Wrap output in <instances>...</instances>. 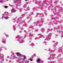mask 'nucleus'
<instances>
[{"mask_svg":"<svg viewBox=\"0 0 63 63\" xmlns=\"http://www.w3.org/2000/svg\"><path fill=\"white\" fill-rule=\"evenodd\" d=\"M17 39V41L19 42L20 43H23V38L21 36H19V35H17L15 38V39Z\"/></svg>","mask_w":63,"mask_h":63,"instance_id":"nucleus-1","label":"nucleus"},{"mask_svg":"<svg viewBox=\"0 0 63 63\" xmlns=\"http://www.w3.org/2000/svg\"><path fill=\"white\" fill-rule=\"evenodd\" d=\"M25 15H26V14H24L22 15V17H20L18 18V23H19V24H22L23 23V22H24V21H23V20L20 21H19L20 22H19V21L20 20L21 18L24 17V16H25Z\"/></svg>","mask_w":63,"mask_h":63,"instance_id":"nucleus-2","label":"nucleus"},{"mask_svg":"<svg viewBox=\"0 0 63 63\" xmlns=\"http://www.w3.org/2000/svg\"><path fill=\"white\" fill-rule=\"evenodd\" d=\"M16 54L18 56H21L22 57L20 59H22L23 60H25V59H26V57L25 56L23 55L19 52L16 53Z\"/></svg>","mask_w":63,"mask_h":63,"instance_id":"nucleus-3","label":"nucleus"},{"mask_svg":"<svg viewBox=\"0 0 63 63\" xmlns=\"http://www.w3.org/2000/svg\"><path fill=\"white\" fill-rule=\"evenodd\" d=\"M51 33H49L48 35H47V36L46 37V38L45 39V40H48V41L50 40V39L51 38V37H50L51 36Z\"/></svg>","mask_w":63,"mask_h":63,"instance_id":"nucleus-4","label":"nucleus"},{"mask_svg":"<svg viewBox=\"0 0 63 63\" xmlns=\"http://www.w3.org/2000/svg\"><path fill=\"white\" fill-rule=\"evenodd\" d=\"M38 35L39 36V37H38V38L37 37L35 38V40H38V39H39L40 38H42V37H43V38L45 37V36H44L43 35H42L41 34H39Z\"/></svg>","mask_w":63,"mask_h":63,"instance_id":"nucleus-5","label":"nucleus"},{"mask_svg":"<svg viewBox=\"0 0 63 63\" xmlns=\"http://www.w3.org/2000/svg\"><path fill=\"white\" fill-rule=\"evenodd\" d=\"M34 24H36V26H39L40 27L42 25L39 22H37V23L35 22L34 23Z\"/></svg>","mask_w":63,"mask_h":63,"instance_id":"nucleus-6","label":"nucleus"},{"mask_svg":"<svg viewBox=\"0 0 63 63\" xmlns=\"http://www.w3.org/2000/svg\"><path fill=\"white\" fill-rule=\"evenodd\" d=\"M3 17H4V18L6 20H7V19H8V18H9V17L8 16H6V17H4V16H2V17L1 18H0V19L1 18H3Z\"/></svg>","mask_w":63,"mask_h":63,"instance_id":"nucleus-7","label":"nucleus"},{"mask_svg":"<svg viewBox=\"0 0 63 63\" xmlns=\"http://www.w3.org/2000/svg\"><path fill=\"white\" fill-rule=\"evenodd\" d=\"M11 13H16V10H15L14 8H13L11 10Z\"/></svg>","mask_w":63,"mask_h":63,"instance_id":"nucleus-8","label":"nucleus"},{"mask_svg":"<svg viewBox=\"0 0 63 63\" xmlns=\"http://www.w3.org/2000/svg\"><path fill=\"white\" fill-rule=\"evenodd\" d=\"M41 60L39 58L37 60V62L38 63H41Z\"/></svg>","mask_w":63,"mask_h":63,"instance_id":"nucleus-9","label":"nucleus"},{"mask_svg":"<svg viewBox=\"0 0 63 63\" xmlns=\"http://www.w3.org/2000/svg\"><path fill=\"white\" fill-rule=\"evenodd\" d=\"M0 56L1 58H4V55L3 54H0Z\"/></svg>","mask_w":63,"mask_h":63,"instance_id":"nucleus-10","label":"nucleus"},{"mask_svg":"<svg viewBox=\"0 0 63 63\" xmlns=\"http://www.w3.org/2000/svg\"><path fill=\"white\" fill-rule=\"evenodd\" d=\"M5 16H8V15H9V13H8V12H5Z\"/></svg>","mask_w":63,"mask_h":63,"instance_id":"nucleus-11","label":"nucleus"},{"mask_svg":"<svg viewBox=\"0 0 63 63\" xmlns=\"http://www.w3.org/2000/svg\"><path fill=\"white\" fill-rule=\"evenodd\" d=\"M16 58H17V57L15 56L12 57V59H16Z\"/></svg>","mask_w":63,"mask_h":63,"instance_id":"nucleus-12","label":"nucleus"},{"mask_svg":"<svg viewBox=\"0 0 63 63\" xmlns=\"http://www.w3.org/2000/svg\"><path fill=\"white\" fill-rule=\"evenodd\" d=\"M30 28H31V29H33V27L32 25L30 27H29Z\"/></svg>","mask_w":63,"mask_h":63,"instance_id":"nucleus-13","label":"nucleus"},{"mask_svg":"<svg viewBox=\"0 0 63 63\" xmlns=\"http://www.w3.org/2000/svg\"><path fill=\"white\" fill-rule=\"evenodd\" d=\"M6 41L5 40L2 41V43H4V44H6Z\"/></svg>","mask_w":63,"mask_h":63,"instance_id":"nucleus-14","label":"nucleus"},{"mask_svg":"<svg viewBox=\"0 0 63 63\" xmlns=\"http://www.w3.org/2000/svg\"><path fill=\"white\" fill-rule=\"evenodd\" d=\"M27 10H30V7H28L27 8V10H25V11H27Z\"/></svg>","mask_w":63,"mask_h":63,"instance_id":"nucleus-15","label":"nucleus"},{"mask_svg":"<svg viewBox=\"0 0 63 63\" xmlns=\"http://www.w3.org/2000/svg\"><path fill=\"white\" fill-rule=\"evenodd\" d=\"M33 36V34L31 33H30V36L31 37H32Z\"/></svg>","mask_w":63,"mask_h":63,"instance_id":"nucleus-16","label":"nucleus"},{"mask_svg":"<svg viewBox=\"0 0 63 63\" xmlns=\"http://www.w3.org/2000/svg\"><path fill=\"white\" fill-rule=\"evenodd\" d=\"M41 30L42 32H44V31H45V30H44V29L43 28L42 29H41Z\"/></svg>","mask_w":63,"mask_h":63,"instance_id":"nucleus-17","label":"nucleus"},{"mask_svg":"<svg viewBox=\"0 0 63 63\" xmlns=\"http://www.w3.org/2000/svg\"><path fill=\"white\" fill-rule=\"evenodd\" d=\"M36 10H37V8H35V7H34L33 9V11H36Z\"/></svg>","mask_w":63,"mask_h":63,"instance_id":"nucleus-18","label":"nucleus"},{"mask_svg":"<svg viewBox=\"0 0 63 63\" xmlns=\"http://www.w3.org/2000/svg\"><path fill=\"white\" fill-rule=\"evenodd\" d=\"M16 27L15 26H13V29L14 31L16 30Z\"/></svg>","mask_w":63,"mask_h":63,"instance_id":"nucleus-19","label":"nucleus"},{"mask_svg":"<svg viewBox=\"0 0 63 63\" xmlns=\"http://www.w3.org/2000/svg\"><path fill=\"white\" fill-rule=\"evenodd\" d=\"M33 15V12H32V13L31 14H30L29 15V16H30V17H31V15Z\"/></svg>","mask_w":63,"mask_h":63,"instance_id":"nucleus-20","label":"nucleus"},{"mask_svg":"<svg viewBox=\"0 0 63 63\" xmlns=\"http://www.w3.org/2000/svg\"><path fill=\"white\" fill-rule=\"evenodd\" d=\"M27 6V5H26V4H25L24 6L23 7L24 8H25Z\"/></svg>","mask_w":63,"mask_h":63,"instance_id":"nucleus-21","label":"nucleus"},{"mask_svg":"<svg viewBox=\"0 0 63 63\" xmlns=\"http://www.w3.org/2000/svg\"><path fill=\"white\" fill-rule=\"evenodd\" d=\"M20 5H21V4L20 3H19V4L18 5H17L16 6V8H17V6H20Z\"/></svg>","mask_w":63,"mask_h":63,"instance_id":"nucleus-22","label":"nucleus"},{"mask_svg":"<svg viewBox=\"0 0 63 63\" xmlns=\"http://www.w3.org/2000/svg\"><path fill=\"white\" fill-rule=\"evenodd\" d=\"M5 2V1H3V0L0 1V3H3V2Z\"/></svg>","mask_w":63,"mask_h":63,"instance_id":"nucleus-23","label":"nucleus"},{"mask_svg":"<svg viewBox=\"0 0 63 63\" xmlns=\"http://www.w3.org/2000/svg\"><path fill=\"white\" fill-rule=\"evenodd\" d=\"M43 44H45L46 45H47V42H46L45 41H44L43 42Z\"/></svg>","mask_w":63,"mask_h":63,"instance_id":"nucleus-24","label":"nucleus"},{"mask_svg":"<svg viewBox=\"0 0 63 63\" xmlns=\"http://www.w3.org/2000/svg\"><path fill=\"white\" fill-rule=\"evenodd\" d=\"M48 50L49 51H51V52H53V51H52V50L50 49H48Z\"/></svg>","mask_w":63,"mask_h":63,"instance_id":"nucleus-25","label":"nucleus"},{"mask_svg":"<svg viewBox=\"0 0 63 63\" xmlns=\"http://www.w3.org/2000/svg\"><path fill=\"white\" fill-rule=\"evenodd\" d=\"M30 46H35L34 44L33 43H32V44L30 45Z\"/></svg>","mask_w":63,"mask_h":63,"instance_id":"nucleus-26","label":"nucleus"},{"mask_svg":"<svg viewBox=\"0 0 63 63\" xmlns=\"http://www.w3.org/2000/svg\"><path fill=\"white\" fill-rule=\"evenodd\" d=\"M32 19V17H30V20H31Z\"/></svg>","mask_w":63,"mask_h":63,"instance_id":"nucleus-27","label":"nucleus"},{"mask_svg":"<svg viewBox=\"0 0 63 63\" xmlns=\"http://www.w3.org/2000/svg\"><path fill=\"white\" fill-rule=\"evenodd\" d=\"M41 20L42 21V22H41L42 23H43V22H44V21H43V20H44V19L43 18H41Z\"/></svg>","mask_w":63,"mask_h":63,"instance_id":"nucleus-28","label":"nucleus"},{"mask_svg":"<svg viewBox=\"0 0 63 63\" xmlns=\"http://www.w3.org/2000/svg\"><path fill=\"white\" fill-rule=\"evenodd\" d=\"M60 32V33H63V32L62 31L60 32V31H57V32Z\"/></svg>","mask_w":63,"mask_h":63,"instance_id":"nucleus-29","label":"nucleus"},{"mask_svg":"<svg viewBox=\"0 0 63 63\" xmlns=\"http://www.w3.org/2000/svg\"><path fill=\"white\" fill-rule=\"evenodd\" d=\"M29 60H30V61H32L33 60L31 59V58H30L29 59Z\"/></svg>","mask_w":63,"mask_h":63,"instance_id":"nucleus-30","label":"nucleus"},{"mask_svg":"<svg viewBox=\"0 0 63 63\" xmlns=\"http://www.w3.org/2000/svg\"><path fill=\"white\" fill-rule=\"evenodd\" d=\"M30 16L27 17V19H30Z\"/></svg>","mask_w":63,"mask_h":63,"instance_id":"nucleus-31","label":"nucleus"},{"mask_svg":"<svg viewBox=\"0 0 63 63\" xmlns=\"http://www.w3.org/2000/svg\"><path fill=\"white\" fill-rule=\"evenodd\" d=\"M4 7L6 9L7 8H8V6H5Z\"/></svg>","mask_w":63,"mask_h":63,"instance_id":"nucleus-32","label":"nucleus"},{"mask_svg":"<svg viewBox=\"0 0 63 63\" xmlns=\"http://www.w3.org/2000/svg\"><path fill=\"white\" fill-rule=\"evenodd\" d=\"M5 35L6 36V37H9V36L8 35H7L6 34H5Z\"/></svg>","mask_w":63,"mask_h":63,"instance_id":"nucleus-33","label":"nucleus"},{"mask_svg":"<svg viewBox=\"0 0 63 63\" xmlns=\"http://www.w3.org/2000/svg\"><path fill=\"white\" fill-rule=\"evenodd\" d=\"M59 52H62V51H61V50H59Z\"/></svg>","mask_w":63,"mask_h":63,"instance_id":"nucleus-34","label":"nucleus"},{"mask_svg":"<svg viewBox=\"0 0 63 63\" xmlns=\"http://www.w3.org/2000/svg\"><path fill=\"white\" fill-rule=\"evenodd\" d=\"M14 2L15 3H16V0L14 1Z\"/></svg>","mask_w":63,"mask_h":63,"instance_id":"nucleus-35","label":"nucleus"},{"mask_svg":"<svg viewBox=\"0 0 63 63\" xmlns=\"http://www.w3.org/2000/svg\"><path fill=\"white\" fill-rule=\"evenodd\" d=\"M47 31H48V32H49V31H50V29H48V30Z\"/></svg>","mask_w":63,"mask_h":63,"instance_id":"nucleus-36","label":"nucleus"},{"mask_svg":"<svg viewBox=\"0 0 63 63\" xmlns=\"http://www.w3.org/2000/svg\"><path fill=\"white\" fill-rule=\"evenodd\" d=\"M22 9H20V10L19 11V12H21V11H22Z\"/></svg>","mask_w":63,"mask_h":63,"instance_id":"nucleus-37","label":"nucleus"},{"mask_svg":"<svg viewBox=\"0 0 63 63\" xmlns=\"http://www.w3.org/2000/svg\"><path fill=\"white\" fill-rule=\"evenodd\" d=\"M20 28V29H21V30H23V28Z\"/></svg>","mask_w":63,"mask_h":63,"instance_id":"nucleus-38","label":"nucleus"},{"mask_svg":"<svg viewBox=\"0 0 63 63\" xmlns=\"http://www.w3.org/2000/svg\"><path fill=\"white\" fill-rule=\"evenodd\" d=\"M24 32L25 33H27V31H24Z\"/></svg>","mask_w":63,"mask_h":63,"instance_id":"nucleus-39","label":"nucleus"},{"mask_svg":"<svg viewBox=\"0 0 63 63\" xmlns=\"http://www.w3.org/2000/svg\"><path fill=\"white\" fill-rule=\"evenodd\" d=\"M52 54L53 56H55V54Z\"/></svg>","mask_w":63,"mask_h":63,"instance_id":"nucleus-40","label":"nucleus"},{"mask_svg":"<svg viewBox=\"0 0 63 63\" xmlns=\"http://www.w3.org/2000/svg\"><path fill=\"white\" fill-rule=\"evenodd\" d=\"M26 37V35H25L24 36V37L25 38H26V37Z\"/></svg>","mask_w":63,"mask_h":63,"instance_id":"nucleus-41","label":"nucleus"},{"mask_svg":"<svg viewBox=\"0 0 63 63\" xmlns=\"http://www.w3.org/2000/svg\"><path fill=\"white\" fill-rule=\"evenodd\" d=\"M41 16H43V15L42 14H41Z\"/></svg>","mask_w":63,"mask_h":63,"instance_id":"nucleus-42","label":"nucleus"},{"mask_svg":"<svg viewBox=\"0 0 63 63\" xmlns=\"http://www.w3.org/2000/svg\"><path fill=\"white\" fill-rule=\"evenodd\" d=\"M22 31H20L19 32V33H21L22 32Z\"/></svg>","mask_w":63,"mask_h":63,"instance_id":"nucleus-43","label":"nucleus"},{"mask_svg":"<svg viewBox=\"0 0 63 63\" xmlns=\"http://www.w3.org/2000/svg\"><path fill=\"white\" fill-rule=\"evenodd\" d=\"M12 54H14V53L13 52H12Z\"/></svg>","mask_w":63,"mask_h":63,"instance_id":"nucleus-44","label":"nucleus"},{"mask_svg":"<svg viewBox=\"0 0 63 63\" xmlns=\"http://www.w3.org/2000/svg\"><path fill=\"white\" fill-rule=\"evenodd\" d=\"M26 3L27 4H28V2H26Z\"/></svg>","mask_w":63,"mask_h":63,"instance_id":"nucleus-45","label":"nucleus"},{"mask_svg":"<svg viewBox=\"0 0 63 63\" xmlns=\"http://www.w3.org/2000/svg\"><path fill=\"white\" fill-rule=\"evenodd\" d=\"M55 35L56 36H58V35H57V34H56Z\"/></svg>","mask_w":63,"mask_h":63,"instance_id":"nucleus-46","label":"nucleus"},{"mask_svg":"<svg viewBox=\"0 0 63 63\" xmlns=\"http://www.w3.org/2000/svg\"><path fill=\"white\" fill-rule=\"evenodd\" d=\"M38 31V30H36L35 31L37 32V31Z\"/></svg>","mask_w":63,"mask_h":63,"instance_id":"nucleus-47","label":"nucleus"},{"mask_svg":"<svg viewBox=\"0 0 63 63\" xmlns=\"http://www.w3.org/2000/svg\"><path fill=\"white\" fill-rule=\"evenodd\" d=\"M48 10H50V9L49 8H48Z\"/></svg>","mask_w":63,"mask_h":63,"instance_id":"nucleus-48","label":"nucleus"},{"mask_svg":"<svg viewBox=\"0 0 63 63\" xmlns=\"http://www.w3.org/2000/svg\"><path fill=\"white\" fill-rule=\"evenodd\" d=\"M36 17H37V16H38V15H36Z\"/></svg>","mask_w":63,"mask_h":63,"instance_id":"nucleus-49","label":"nucleus"},{"mask_svg":"<svg viewBox=\"0 0 63 63\" xmlns=\"http://www.w3.org/2000/svg\"><path fill=\"white\" fill-rule=\"evenodd\" d=\"M52 29H51L50 30V31H52Z\"/></svg>","mask_w":63,"mask_h":63,"instance_id":"nucleus-50","label":"nucleus"},{"mask_svg":"<svg viewBox=\"0 0 63 63\" xmlns=\"http://www.w3.org/2000/svg\"><path fill=\"white\" fill-rule=\"evenodd\" d=\"M7 58H10V57H9V56H8L7 57Z\"/></svg>","mask_w":63,"mask_h":63,"instance_id":"nucleus-51","label":"nucleus"},{"mask_svg":"<svg viewBox=\"0 0 63 63\" xmlns=\"http://www.w3.org/2000/svg\"><path fill=\"white\" fill-rule=\"evenodd\" d=\"M61 37H63V35L61 36Z\"/></svg>","mask_w":63,"mask_h":63,"instance_id":"nucleus-52","label":"nucleus"},{"mask_svg":"<svg viewBox=\"0 0 63 63\" xmlns=\"http://www.w3.org/2000/svg\"><path fill=\"white\" fill-rule=\"evenodd\" d=\"M18 26H19V27L20 26L19 25H18Z\"/></svg>","mask_w":63,"mask_h":63,"instance_id":"nucleus-53","label":"nucleus"},{"mask_svg":"<svg viewBox=\"0 0 63 63\" xmlns=\"http://www.w3.org/2000/svg\"><path fill=\"white\" fill-rule=\"evenodd\" d=\"M16 18H17V17H16L15 18V19H16Z\"/></svg>","mask_w":63,"mask_h":63,"instance_id":"nucleus-54","label":"nucleus"},{"mask_svg":"<svg viewBox=\"0 0 63 63\" xmlns=\"http://www.w3.org/2000/svg\"><path fill=\"white\" fill-rule=\"evenodd\" d=\"M25 1H27V0H25Z\"/></svg>","mask_w":63,"mask_h":63,"instance_id":"nucleus-55","label":"nucleus"},{"mask_svg":"<svg viewBox=\"0 0 63 63\" xmlns=\"http://www.w3.org/2000/svg\"><path fill=\"white\" fill-rule=\"evenodd\" d=\"M48 59L49 60V59H49V58H48Z\"/></svg>","mask_w":63,"mask_h":63,"instance_id":"nucleus-56","label":"nucleus"},{"mask_svg":"<svg viewBox=\"0 0 63 63\" xmlns=\"http://www.w3.org/2000/svg\"><path fill=\"white\" fill-rule=\"evenodd\" d=\"M9 62H11V60H10V61H9Z\"/></svg>","mask_w":63,"mask_h":63,"instance_id":"nucleus-57","label":"nucleus"},{"mask_svg":"<svg viewBox=\"0 0 63 63\" xmlns=\"http://www.w3.org/2000/svg\"><path fill=\"white\" fill-rule=\"evenodd\" d=\"M18 1H21V0H18Z\"/></svg>","mask_w":63,"mask_h":63,"instance_id":"nucleus-58","label":"nucleus"},{"mask_svg":"<svg viewBox=\"0 0 63 63\" xmlns=\"http://www.w3.org/2000/svg\"><path fill=\"white\" fill-rule=\"evenodd\" d=\"M4 15V14H2V16H3V15Z\"/></svg>","mask_w":63,"mask_h":63,"instance_id":"nucleus-59","label":"nucleus"},{"mask_svg":"<svg viewBox=\"0 0 63 63\" xmlns=\"http://www.w3.org/2000/svg\"><path fill=\"white\" fill-rule=\"evenodd\" d=\"M28 23H29V21H28Z\"/></svg>","mask_w":63,"mask_h":63,"instance_id":"nucleus-60","label":"nucleus"},{"mask_svg":"<svg viewBox=\"0 0 63 63\" xmlns=\"http://www.w3.org/2000/svg\"><path fill=\"white\" fill-rule=\"evenodd\" d=\"M26 25H26H27V24H26V25Z\"/></svg>","mask_w":63,"mask_h":63,"instance_id":"nucleus-61","label":"nucleus"},{"mask_svg":"<svg viewBox=\"0 0 63 63\" xmlns=\"http://www.w3.org/2000/svg\"><path fill=\"white\" fill-rule=\"evenodd\" d=\"M1 51V50L0 49V52Z\"/></svg>","mask_w":63,"mask_h":63,"instance_id":"nucleus-62","label":"nucleus"},{"mask_svg":"<svg viewBox=\"0 0 63 63\" xmlns=\"http://www.w3.org/2000/svg\"><path fill=\"white\" fill-rule=\"evenodd\" d=\"M51 23H52V22H51Z\"/></svg>","mask_w":63,"mask_h":63,"instance_id":"nucleus-63","label":"nucleus"},{"mask_svg":"<svg viewBox=\"0 0 63 63\" xmlns=\"http://www.w3.org/2000/svg\"><path fill=\"white\" fill-rule=\"evenodd\" d=\"M53 18H52V19H53Z\"/></svg>","mask_w":63,"mask_h":63,"instance_id":"nucleus-64","label":"nucleus"}]
</instances>
